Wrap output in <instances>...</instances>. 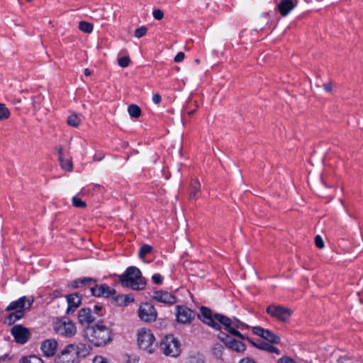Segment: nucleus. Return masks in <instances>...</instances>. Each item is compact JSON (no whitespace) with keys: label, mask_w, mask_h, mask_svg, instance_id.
Masks as SVG:
<instances>
[{"label":"nucleus","mask_w":363,"mask_h":363,"mask_svg":"<svg viewBox=\"0 0 363 363\" xmlns=\"http://www.w3.org/2000/svg\"><path fill=\"white\" fill-rule=\"evenodd\" d=\"M155 338L150 330L145 328H140L138 331V343L140 349L147 350L149 353H152L155 347Z\"/></svg>","instance_id":"4"},{"label":"nucleus","mask_w":363,"mask_h":363,"mask_svg":"<svg viewBox=\"0 0 363 363\" xmlns=\"http://www.w3.org/2000/svg\"><path fill=\"white\" fill-rule=\"evenodd\" d=\"M248 342L253 346L259 350L267 351L271 353L279 354V350L274 346L272 345L269 342H265L262 340H258L255 342L251 339H247Z\"/></svg>","instance_id":"21"},{"label":"nucleus","mask_w":363,"mask_h":363,"mask_svg":"<svg viewBox=\"0 0 363 363\" xmlns=\"http://www.w3.org/2000/svg\"><path fill=\"white\" fill-rule=\"evenodd\" d=\"M58 347V342L56 340L50 338L41 342L40 350L46 357L55 356Z\"/></svg>","instance_id":"14"},{"label":"nucleus","mask_w":363,"mask_h":363,"mask_svg":"<svg viewBox=\"0 0 363 363\" xmlns=\"http://www.w3.org/2000/svg\"><path fill=\"white\" fill-rule=\"evenodd\" d=\"M160 348L167 356L178 357L181 353V344L173 335H166L160 343Z\"/></svg>","instance_id":"3"},{"label":"nucleus","mask_w":363,"mask_h":363,"mask_svg":"<svg viewBox=\"0 0 363 363\" xmlns=\"http://www.w3.org/2000/svg\"><path fill=\"white\" fill-rule=\"evenodd\" d=\"M147 32V28L146 26H141L135 30L134 35L137 38H140L146 35Z\"/></svg>","instance_id":"36"},{"label":"nucleus","mask_w":363,"mask_h":363,"mask_svg":"<svg viewBox=\"0 0 363 363\" xmlns=\"http://www.w3.org/2000/svg\"><path fill=\"white\" fill-rule=\"evenodd\" d=\"M11 113L5 104H0V121L8 119L10 117Z\"/></svg>","instance_id":"33"},{"label":"nucleus","mask_w":363,"mask_h":363,"mask_svg":"<svg viewBox=\"0 0 363 363\" xmlns=\"http://www.w3.org/2000/svg\"><path fill=\"white\" fill-rule=\"evenodd\" d=\"M194 103H195V104H194V106H195L196 108H197L199 107V105L196 101H195Z\"/></svg>","instance_id":"62"},{"label":"nucleus","mask_w":363,"mask_h":363,"mask_svg":"<svg viewBox=\"0 0 363 363\" xmlns=\"http://www.w3.org/2000/svg\"><path fill=\"white\" fill-rule=\"evenodd\" d=\"M11 333L15 341L21 345L26 344L30 337L29 329L20 324L15 325L11 328Z\"/></svg>","instance_id":"8"},{"label":"nucleus","mask_w":363,"mask_h":363,"mask_svg":"<svg viewBox=\"0 0 363 363\" xmlns=\"http://www.w3.org/2000/svg\"><path fill=\"white\" fill-rule=\"evenodd\" d=\"M81 120L76 113L71 114L67 119V124L73 128H77Z\"/></svg>","instance_id":"30"},{"label":"nucleus","mask_w":363,"mask_h":363,"mask_svg":"<svg viewBox=\"0 0 363 363\" xmlns=\"http://www.w3.org/2000/svg\"><path fill=\"white\" fill-rule=\"evenodd\" d=\"M162 101V97L159 94H155L152 96V101L155 104H159Z\"/></svg>","instance_id":"51"},{"label":"nucleus","mask_w":363,"mask_h":363,"mask_svg":"<svg viewBox=\"0 0 363 363\" xmlns=\"http://www.w3.org/2000/svg\"><path fill=\"white\" fill-rule=\"evenodd\" d=\"M195 111H196V109H194V110H193V111H191L188 112V114H189V116H191L192 114H194V112H195Z\"/></svg>","instance_id":"59"},{"label":"nucleus","mask_w":363,"mask_h":363,"mask_svg":"<svg viewBox=\"0 0 363 363\" xmlns=\"http://www.w3.org/2000/svg\"><path fill=\"white\" fill-rule=\"evenodd\" d=\"M337 362L338 363H352V359H351V358H350L347 356H342V357H340L337 359Z\"/></svg>","instance_id":"49"},{"label":"nucleus","mask_w":363,"mask_h":363,"mask_svg":"<svg viewBox=\"0 0 363 363\" xmlns=\"http://www.w3.org/2000/svg\"><path fill=\"white\" fill-rule=\"evenodd\" d=\"M121 284L133 290H143L146 286V281L142 273L136 267H129L125 272L119 276Z\"/></svg>","instance_id":"2"},{"label":"nucleus","mask_w":363,"mask_h":363,"mask_svg":"<svg viewBox=\"0 0 363 363\" xmlns=\"http://www.w3.org/2000/svg\"><path fill=\"white\" fill-rule=\"evenodd\" d=\"M21 102V101L19 99H16L13 100L14 104H20Z\"/></svg>","instance_id":"58"},{"label":"nucleus","mask_w":363,"mask_h":363,"mask_svg":"<svg viewBox=\"0 0 363 363\" xmlns=\"http://www.w3.org/2000/svg\"><path fill=\"white\" fill-rule=\"evenodd\" d=\"M189 363H205L204 357L199 354H193L189 357Z\"/></svg>","instance_id":"32"},{"label":"nucleus","mask_w":363,"mask_h":363,"mask_svg":"<svg viewBox=\"0 0 363 363\" xmlns=\"http://www.w3.org/2000/svg\"><path fill=\"white\" fill-rule=\"evenodd\" d=\"M104 158V155H94V157H93V160L94 161H100L102 159Z\"/></svg>","instance_id":"54"},{"label":"nucleus","mask_w":363,"mask_h":363,"mask_svg":"<svg viewBox=\"0 0 363 363\" xmlns=\"http://www.w3.org/2000/svg\"><path fill=\"white\" fill-rule=\"evenodd\" d=\"M73 349L72 351L76 357H86L92 350V347L89 345L79 342L77 345L72 344Z\"/></svg>","instance_id":"20"},{"label":"nucleus","mask_w":363,"mask_h":363,"mask_svg":"<svg viewBox=\"0 0 363 363\" xmlns=\"http://www.w3.org/2000/svg\"><path fill=\"white\" fill-rule=\"evenodd\" d=\"M72 205L75 208H85L86 207V203L85 201H82L80 198L77 196H74L72 199Z\"/></svg>","instance_id":"35"},{"label":"nucleus","mask_w":363,"mask_h":363,"mask_svg":"<svg viewBox=\"0 0 363 363\" xmlns=\"http://www.w3.org/2000/svg\"><path fill=\"white\" fill-rule=\"evenodd\" d=\"M240 363H256L253 359L246 357L242 359Z\"/></svg>","instance_id":"53"},{"label":"nucleus","mask_w":363,"mask_h":363,"mask_svg":"<svg viewBox=\"0 0 363 363\" xmlns=\"http://www.w3.org/2000/svg\"><path fill=\"white\" fill-rule=\"evenodd\" d=\"M266 312L272 317L284 323L289 321L293 314V311L291 308L281 305H270L267 308Z\"/></svg>","instance_id":"5"},{"label":"nucleus","mask_w":363,"mask_h":363,"mask_svg":"<svg viewBox=\"0 0 363 363\" xmlns=\"http://www.w3.org/2000/svg\"><path fill=\"white\" fill-rule=\"evenodd\" d=\"M200 311L201 314H199L198 317L202 322L216 330H220V325L218 323L215 321L214 314L210 308L202 306Z\"/></svg>","instance_id":"12"},{"label":"nucleus","mask_w":363,"mask_h":363,"mask_svg":"<svg viewBox=\"0 0 363 363\" xmlns=\"http://www.w3.org/2000/svg\"><path fill=\"white\" fill-rule=\"evenodd\" d=\"M113 300L118 306H124V295H118L116 296H114L113 297Z\"/></svg>","instance_id":"43"},{"label":"nucleus","mask_w":363,"mask_h":363,"mask_svg":"<svg viewBox=\"0 0 363 363\" xmlns=\"http://www.w3.org/2000/svg\"><path fill=\"white\" fill-rule=\"evenodd\" d=\"M19 363H45L44 361L38 355L30 354L22 357Z\"/></svg>","instance_id":"28"},{"label":"nucleus","mask_w":363,"mask_h":363,"mask_svg":"<svg viewBox=\"0 0 363 363\" xmlns=\"http://www.w3.org/2000/svg\"><path fill=\"white\" fill-rule=\"evenodd\" d=\"M315 246L319 249H323L325 247L324 242L320 235H318L315 237Z\"/></svg>","instance_id":"40"},{"label":"nucleus","mask_w":363,"mask_h":363,"mask_svg":"<svg viewBox=\"0 0 363 363\" xmlns=\"http://www.w3.org/2000/svg\"><path fill=\"white\" fill-rule=\"evenodd\" d=\"M84 338L96 347H101L112 341L111 330L101 324V320L83 330Z\"/></svg>","instance_id":"1"},{"label":"nucleus","mask_w":363,"mask_h":363,"mask_svg":"<svg viewBox=\"0 0 363 363\" xmlns=\"http://www.w3.org/2000/svg\"><path fill=\"white\" fill-rule=\"evenodd\" d=\"M33 303V298L22 296L16 301H12L5 309L6 311H21L25 313L26 309H30Z\"/></svg>","instance_id":"9"},{"label":"nucleus","mask_w":363,"mask_h":363,"mask_svg":"<svg viewBox=\"0 0 363 363\" xmlns=\"http://www.w3.org/2000/svg\"><path fill=\"white\" fill-rule=\"evenodd\" d=\"M93 363H111L110 361L103 356H96L93 359Z\"/></svg>","instance_id":"42"},{"label":"nucleus","mask_w":363,"mask_h":363,"mask_svg":"<svg viewBox=\"0 0 363 363\" xmlns=\"http://www.w3.org/2000/svg\"><path fill=\"white\" fill-rule=\"evenodd\" d=\"M90 291L91 292L92 296H103L105 298H108L111 296H113L116 293L114 289L111 288L106 284H96L95 286L91 287Z\"/></svg>","instance_id":"16"},{"label":"nucleus","mask_w":363,"mask_h":363,"mask_svg":"<svg viewBox=\"0 0 363 363\" xmlns=\"http://www.w3.org/2000/svg\"><path fill=\"white\" fill-rule=\"evenodd\" d=\"M296 4V0H281L278 4L279 11L281 16H286L295 8Z\"/></svg>","instance_id":"22"},{"label":"nucleus","mask_w":363,"mask_h":363,"mask_svg":"<svg viewBox=\"0 0 363 363\" xmlns=\"http://www.w3.org/2000/svg\"><path fill=\"white\" fill-rule=\"evenodd\" d=\"M220 339L228 348L238 352H242L245 350V345L242 342L238 341L228 335H225V337H220Z\"/></svg>","instance_id":"18"},{"label":"nucleus","mask_w":363,"mask_h":363,"mask_svg":"<svg viewBox=\"0 0 363 363\" xmlns=\"http://www.w3.org/2000/svg\"><path fill=\"white\" fill-rule=\"evenodd\" d=\"M68 307L66 313L70 314L75 311V310L81 305L82 298L78 293H74L66 296Z\"/></svg>","instance_id":"17"},{"label":"nucleus","mask_w":363,"mask_h":363,"mask_svg":"<svg viewBox=\"0 0 363 363\" xmlns=\"http://www.w3.org/2000/svg\"><path fill=\"white\" fill-rule=\"evenodd\" d=\"M56 150L59 154V157H58V160L59 161H62V159H63V148L61 145L60 146H57L56 147Z\"/></svg>","instance_id":"52"},{"label":"nucleus","mask_w":363,"mask_h":363,"mask_svg":"<svg viewBox=\"0 0 363 363\" xmlns=\"http://www.w3.org/2000/svg\"><path fill=\"white\" fill-rule=\"evenodd\" d=\"M54 294H55V296L56 297H57V296H59L60 295V291L56 290V291H54Z\"/></svg>","instance_id":"57"},{"label":"nucleus","mask_w":363,"mask_h":363,"mask_svg":"<svg viewBox=\"0 0 363 363\" xmlns=\"http://www.w3.org/2000/svg\"><path fill=\"white\" fill-rule=\"evenodd\" d=\"M152 16L155 19L160 21L164 18V12L160 9H155L152 11Z\"/></svg>","instance_id":"39"},{"label":"nucleus","mask_w":363,"mask_h":363,"mask_svg":"<svg viewBox=\"0 0 363 363\" xmlns=\"http://www.w3.org/2000/svg\"><path fill=\"white\" fill-rule=\"evenodd\" d=\"M194 103H195V104H194V106H195L196 108H197L199 107V105L196 101H195Z\"/></svg>","instance_id":"61"},{"label":"nucleus","mask_w":363,"mask_h":363,"mask_svg":"<svg viewBox=\"0 0 363 363\" xmlns=\"http://www.w3.org/2000/svg\"><path fill=\"white\" fill-rule=\"evenodd\" d=\"M8 355H5L4 357H0V359L5 360Z\"/></svg>","instance_id":"63"},{"label":"nucleus","mask_w":363,"mask_h":363,"mask_svg":"<svg viewBox=\"0 0 363 363\" xmlns=\"http://www.w3.org/2000/svg\"><path fill=\"white\" fill-rule=\"evenodd\" d=\"M232 325H233V327L235 328L236 329V328H238L239 325H242L243 327H245V328H248V325L240 322L238 319L237 318H234V320H233V323Z\"/></svg>","instance_id":"46"},{"label":"nucleus","mask_w":363,"mask_h":363,"mask_svg":"<svg viewBox=\"0 0 363 363\" xmlns=\"http://www.w3.org/2000/svg\"><path fill=\"white\" fill-rule=\"evenodd\" d=\"M153 298L159 302L168 303L171 305L174 304L177 301V298L175 296H174L167 291H155L153 294Z\"/></svg>","instance_id":"19"},{"label":"nucleus","mask_w":363,"mask_h":363,"mask_svg":"<svg viewBox=\"0 0 363 363\" xmlns=\"http://www.w3.org/2000/svg\"><path fill=\"white\" fill-rule=\"evenodd\" d=\"M320 182H321L322 184H323V183H324V182H323V179H320Z\"/></svg>","instance_id":"64"},{"label":"nucleus","mask_w":363,"mask_h":363,"mask_svg":"<svg viewBox=\"0 0 363 363\" xmlns=\"http://www.w3.org/2000/svg\"><path fill=\"white\" fill-rule=\"evenodd\" d=\"M177 318L179 323H190L195 317V313L187 307L177 306Z\"/></svg>","instance_id":"15"},{"label":"nucleus","mask_w":363,"mask_h":363,"mask_svg":"<svg viewBox=\"0 0 363 363\" xmlns=\"http://www.w3.org/2000/svg\"><path fill=\"white\" fill-rule=\"evenodd\" d=\"M184 57H185L184 53L182 52H179L174 57V60L176 62H180L183 61V60L184 59Z\"/></svg>","instance_id":"47"},{"label":"nucleus","mask_w":363,"mask_h":363,"mask_svg":"<svg viewBox=\"0 0 363 363\" xmlns=\"http://www.w3.org/2000/svg\"><path fill=\"white\" fill-rule=\"evenodd\" d=\"M214 318L216 319L215 321L217 320L219 323L222 324L224 326L225 330L228 333H230L231 329L234 328L232 327L233 320L228 317L222 314L214 313Z\"/></svg>","instance_id":"25"},{"label":"nucleus","mask_w":363,"mask_h":363,"mask_svg":"<svg viewBox=\"0 0 363 363\" xmlns=\"http://www.w3.org/2000/svg\"><path fill=\"white\" fill-rule=\"evenodd\" d=\"M73 345H68L55 358V363H77V360L72 349Z\"/></svg>","instance_id":"10"},{"label":"nucleus","mask_w":363,"mask_h":363,"mask_svg":"<svg viewBox=\"0 0 363 363\" xmlns=\"http://www.w3.org/2000/svg\"><path fill=\"white\" fill-rule=\"evenodd\" d=\"M230 333L233 335H235V336H237V337H240L242 340H245L246 339V337L242 334H241L238 330H237L235 328L230 330ZM247 339L248 338H247Z\"/></svg>","instance_id":"44"},{"label":"nucleus","mask_w":363,"mask_h":363,"mask_svg":"<svg viewBox=\"0 0 363 363\" xmlns=\"http://www.w3.org/2000/svg\"><path fill=\"white\" fill-rule=\"evenodd\" d=\"M24 316V313L21 311H15L10 313L4 320V324L11 325H13L16 320H20Z\"/></svg>","instance_id":"26"},{"label":"nucleus","mask_w":363,"mask_h":363,"mask_svg":"<svg viewBox=\"0 0 363 363\" xmlns=\"http://www.w3.org/2000/svg\"><path fill=\"white\" fill-rule=\"evenodd\" d=\"M252 332L254 334L262 337L271 344H278L280 342V337L277 336L273 332L264 329L259 326H255L252 328Z\"/></svg>","instance_id":"13"},{"label":"nucleus","mask_w":363,"mask_h":363,"mask_svg":"<svg viewBox=\"0 0 363 363\" xmlns=\"http://www.w3.org/2000/svg\"><path fill=\"white\" fill-rule=\"evenodd\" d=\"M93 25L84 21H82L79 23V28L85 33H91L93 30Z\"/></svg>","instance_id":"31"},{"label":"nucleus","mask_w":363,"mask_h":363,"mask_svg":"<svg viewBox=\"0 0 363 363\" xmlns=\"http://www.w3.org/2000/svg\"><path fill=\"white\" fill-rule=\"evenodd\" d=\"M194 63H196V65H199L200 63V60L199 59H196L194 60Z\"/></svg>","instance_id":"60"},{"label":"nucleus","mask_w":363,"mask_h":363,"mask_svg":"<svg viewBox=\"0 0 363 363\" xmlns=\"http://www.w3.org/2000/svg\"><path fill=\"white\" fill-rule=\"evenodd\" d=\"M134 301V298L130 294L124 295V306Z\"/></svg>","instance_id":"48"},{"label":"nucleus","mask_w":363,"mask_h":363,"mask_svg":"<svg viewBox=\"0 0 363 363\" xmlns=\"http://www.w3.org/2000/svg\"><path fill=\"white\" fill-rule=\"evenodd\" d=\"M101 308H102L101 306H99V305H95L94 306V309H95L96 311H101Z\"/></svg>","instance_id":"56"},{"label":"nucleus","mask_w":363,"mask_h":363,"mask_svg":"<svg viewBox=\"0 0 363 363\" xmlns=\"http://www.w3.org/2000/svg\"><path fill=\"white\" fill-rule=\"evenodd\" d=\"M138 316L143 321L152 323L156 320L157 313L152 304L143 303L140 306Z\"/></svg>","instance_id":"7"},{"label":"nucleus","mask_w":363,"mask_h":363,"mask_svg":"<svg viewBox=\"0 0 363 363\" xmlns=\"http://www.w3.org/2000/svg\"><path fill=\"white\" fill-rule=\"evenodd\" d=\"M222 349L223 346L221 345H217L213 348V354L218 358H220L222 356Z\"/></svg>","instance_id":"41"},{"label":"nucleus","mask_w":363,"mask_h":363,"mask_svg":"<svg viewBox=\"0 0 363 363\" xmlns=\"http://www.w3.org/2000/svg\"><path fill=\"white\" fill-rule=\"evenodd\" d=\"M152 251V247L150 245H143L141 246L139 250V257L140 259H144L145 256L149 253H150Z\"/></svg>","instance_id":"34"},{"label":"nucleus","mask_w":363,"mask_h":363,"mask_svg":"<svg viewBox=\"0 0 363 363\" xmlns=\"http://www.w3.org/2000/svg\"><path fill=\"white\" fill-rule=\"evenodd\" d=\"M199 78V71L198 69L193 65L189 66L184 73V79H182V82L184 84H186L187 81H194L196 80Z\"/></svg>","instance_id":"24"},{"label":"nucleus","mask_w":363,"mask_h":363,"mask_svg":"<svg viewBox=\"0 0 363 363\" xmlns=\"http://www.w3.org/2000/svg\"><path fill=\"white\" fill-rule=\"evenodd\" d=\"M100 315H98V317ZM77 318L82 325L91 327L89 325L96 320L97 316L90 308H83L79 311Z\"/></svg>","instance_id":"11"},{"label":"nucleus","mask_w":363,"mask_h":363,"mask_svg":"<svg viewBox=\"0 0 363 363\" xmlns=\"http://www.w3.org/2000/svg\"><path fill=\"white\" fill-rule=\"evenodd\" d=\"M130 59L128 56H124L118 59V64L121 67H127L129 66Z\"/></svg>","instance_id":"38"},{"label":"nucleus","mask_w":363,"mask_h":363,"mask_svg":"<svg viewBox=\"0 0 363 363\" xmlns=\"http://www.w3.org/2000/svg\"><path fill=\"white\" fill-rule=\"evenodd\" d=\"M96 280L91 278V277H84L77 279L76 280L72 281L69 284H67V287L72 289H78L82 286H87L91 284H96Z\"/></svg>","instance_id":"23"},{"label":"nucleus","mask_w":363,"mask_h":363,"mask_svg":"<svg viewBox=\"0 0 363 363\" xmlns=\"http://www.w3.org/2000/svg\"><path fill=\"white\" fill-rule=\"evenodd\" d=\"M61 165V167L68 172H70L72 170L73 164L71 160H64L62 159V161H59Z\"/></svg>","instance_id":"37"},{"label":"nucleus","mask_w":363,"mask_h":363,"mask_svg":"<svg viewBox=\"0 0 363 363\" xmlns=\"http://www.w3.org/2000/svg\"><path fill=\"white\" fill-rule=\"evenodd\" d=\"M323 88L327 92H332L333 89V85L332 82H329L323 84Z\"/></svg>","instance_id":"50"},{"label":"nucleus","mask_w":363,"mask_h":363,"mask_svg":"<svg viewBox=\"0 0 363 363\" xmlns=\"http://www.w3.org/2000/svg\"><path fill=\"white\" fill-rule=\"evenodd\" d=\"M152 279L155 284H160L162 282V277L159 274H153Z\"/></svg>","instance_id":"45"},{"label":"nucleus","mask_w":363,"mask_h":363,"mask_svg":"<svg viewBox=\"0 0 363 363\" xmlns=\"http://www.w3.org/2000/svg\"><path fill=\"white\" fill-rule=\"evenodd\" d=\"M54 330L62 336L71 337L76 334L77 328L72 321L57 320L54 323Z\"/></svg>","instance_id":"6"},{"label":"nucleus","mask_w":363,"mask_h":363,"mask_svg":"<svg viewBox=\"0 0 363 363\" xmlns=\"http://www.w3.org/2000/svg\"><path fill=\"white\" fill-rule=\"evenodd\" d=\"M84 74H85L86 76H90V75L91 74V70H90L89 69H88V68H86V69H84Z\"/></svg>","instance_id":"55"},{"label":"nucleus","mask_w":363,"mask_h":363,"mask_svg":"<svg viewBox=\"0 0 363 363\" xmlns=\"http://www.w3.org/2000/svg\"><path fill=\"white\" fill-rule=\"evenodd\" d=\"M128 114L135 118H138L141 115L140 108L135 104H130L128 108Z\"/></svg>","instance_id":"29"},{"label":"nucleus","mask_w":363,"mask_h":363,"mask_svg":"<svg viewBox=\"0 0 363 363\" xmlns=\"http://www.w3.org/2000/svg\"><path fill=\"white\" fill-rule=\"evenodd\" d=\"M201 190V184L197 179L193 180L190 184L189 199H196V194Z\"/></svg>","instance_id":"27"}]
</instances>
